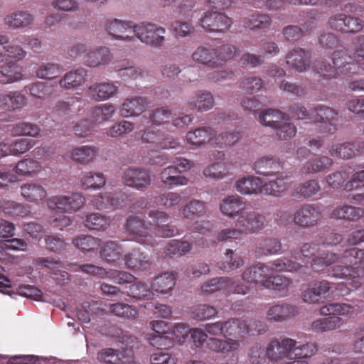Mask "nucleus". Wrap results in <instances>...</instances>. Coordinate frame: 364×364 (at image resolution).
Returning <instances> with one entry per match:
<instances>
[{"mask_svg": "<svg viewBox=\"0 0 364 364\" xmlns=\"http://www.w3.org/2000/svg\"><path fill=\"white\" fill-rule=\"evenodd\" d=\"M14 171L19 176L33 177L42 171V165L35 159L31 158L24 159L16 164Z\"/></svg>", "mask_w": 364, "mask_h": 364, "instance_id": "36", "label": "nucleus"}, {"mask_svg": "<svg viewBox=\"0 0 364 364\" xmlns=\"http://www.w3.org/2000/svg\"><path fill=\"white\" fill-rule=\"evenodd\" d=\"M232 20L225 14L209 11L204 13L200 24L209 32L224 33L232 26Z\"/></svg>", "mask_w": 364, "mask_h": 364, "instance_id": "11", "label": "nucleus"}, {"mask_svg": "<svg viewBox=\"0 0 364 364\" xmlns=\"http://www.w3.org/2000/svg\"><path fill=\"white\" fill-rule=\"evenodd\" d=\"M278 166L277 161L270 156H262L254 164V169L259 174L273 176L274 169Z\"/></svg>", "mask_w": 364, "mask_h": 364, "instance_id": "52", "label": "nucleus"}, {"mask_svg": "<svg viewBox=\"0 0 364 364\" xmlns=\"http://www.w3.org/2000/svg\"><path fill=\"white\" fill-rule=\"evenodd\" d=\"M336 262L330 272L331 277L351 281L352 288L360 285L359 278L364 275V250L352 247L346 250L341 255L329 252L314 258L312 265L315 267H327Z\"/></svg>", "mask_w": 364, "mask_h": 364, "instance_id": "1", "label": "nucleus"}, {"mask_svg": "<svg viewBox=\"0 0 364 364\" xmlns=\"http://www.w3.org/2000/svg\"><path fill=\"white\" fill-rule=\"evenodd\" d=\"M34 144V141L31 139H18L9 144L8 149L10 154L19 156L29 151Z\"/></svg>", "mask_w": 364, "mask_h": 364, "instance_id": "60", "label": "nucleus"}, {"mask_svg": "<svg viewBox=\"0 0 364 364\" xmlns=\"http://www.w3.org/2000/svg\"><path fill=\"white\" fill-rule=\"evenodd\" d=\"M364 154V141L362 143H343L332 144L328 149V154L333 157L350 159L355 154Z\"/></svg>", "mask_w": 364, "mask_h": 364, "instance_id": "20", "label": "nucleus"}, {"mask_svg": "<svg viewBox=\"0 0 364 364\" xmlns=\"http://www.w3.org/2000/svg\"><path fill=\"white\" fill-rule=\"evenodd\" d=\"M205 211L204 203L199 200H191L180 210L181 215L184 218H191L195 215H202Z\"/></svg>", "mask_w": 364, "mask_h": 364, "instance_id": "61", "label": "nucleus"}, {"mask_svg": "<svg viewBox=\"0 0 364 364\" xmlns=\"http://www.w3.org/2000/svg\"><path fill=\"white\" fill-rule=\"evenodd\" d=\"M281 250V244L275 238H267L259 243L257 252L262 256L277 254Z\"/></svg>", "mask_w": 364, "mask_h": 364, "instance_id": "57", "label": "nucleus"}, {"mask_svg": "<svg viewBox=\"0 0 364 364\" xmlns=\"http://www.w3.org/2000/svg\"><path fill=\"white\" fill-rule=\"evenodd\" d=\"M176 284V277L173 273L165 272L156 277L151 283L152 289L161 294H169Z\"/></svg>", "mask_w": 364, "mask_h": 364, "instance_id": "37", "label": "nucleus"}, {"mask_svg": "<svg viewBox=\"0 0 364 364\" xmlns=\"http://www.w3.org/2000/svg\"><path fill=\"white\" fill-rule=\"evenodd\" d=\"M291 284L292 282L289 278L282 275L272 276L271 274L267 277L264 287L282 296L287 294Z\"/></svg>", "mask_w": 364, "mask_h": 364, "instance_id": "35", "label": "nucleus"}, {"mask_svg": "<svg viewBox=\"0 0 364 364\" xmlns=\"http://www.w3.org/2000/svg\"><path fill=\"white\" fill-rule=\"evenodd\" d=\"M355 55L358 58L357 63L346 51L338 50L333 54V67L322 63L318 68V73L328 77H334L343 73H357L363 70L358 63L364 65V35L358 36L354 41Z\"/></svg>", "mask_w": 364, "mask_h": 364, "instance_id": "3", "label": "nucleus"}, {"mask_svg": "<svg viewBox=\"0 0 364 364\" xmlns=\"http://www.w3.org/2000/svg\"><path fill=\"white\" fill-rule=\"evenodd\" d=\"M214 55V48L200 46L193 53L192 59L198 63L215 68Z\"/></svg>", "mask_w": 364, "mask_h": 364, "instance_id": "46", "label": "nucleus"}, {"mask_svg": "<svg viewBox=\"0 0 364 364\" xmlns=\"http://www.w3.org/2000/svg\"><path fill=\"white\" fill-rule=\"evenodd\" d=\"M112 59L113 56L109 48L98 47L87 53L85 63L90 68H98L109 64Z\"/></svg>", "mask_w": 364, "mask_h": 364, "instance_id": "22", "label": "nucleus"}, {"mask_svg": "<svg viewBox=\"0 0 364 364\" xmlns=\"http://www.w3.org/2000/svg\"><path fill=\"white\" fill-rule=\"evenodd\" d=\"M98 154V149L93 146H81L69 150L70 159L76 163L87 164L93 161Z\"/></svg>", "mask_w": 364, "mask_h": 364, "instance_id": "27", "label": "nucleus"}, {"mask_svg": "<svg viewBox=\"0 0 364 364\" xmlns=\"http://www.w3.org/2000/svg\"><path fill=\"white\" fill-rule=\"evenodd\" d=\"M119 87V82L117 81L95 82L87 87L86 95L93 101L102 102L117 95Z\"/></svg>", "mask_w": 364, "mask_h": 364, "instance_id": "8", "label": "nucleus"}, {"mask_svg": "<svg viewBox=\"0 0 364 364\" xmlns=\"http://www.w3.org/2000/svg\"><path fill=\"white\" fill-rule=\"evenodd\" d=\"M235 226L240 230L241 235L255 233L262 229L264 218L257 212L248 210L245 208L237 217Z\"/></svg>", "mask_w": 364, "mask_h": 364, "instance_id": "10", "label": "nucleus"}, {"mask_svg": "<svg viewBox=\"0 0 364 364\" xmlns=\"http://www.w3.org/2000/svg\"><path fill=\"white\" fill-rule=\"evenodd\" d=\"M351 311V306L346 304H328L320 309V314L323 316H345Z\"/></svg>", "mask_w": 364, "mask_h": 364, "instance_id": "58", "label": "nucleus"}, {"mask_svg": "<svg viewBox=\"0 0 364 364\" xmlns=\"http://www.w3.org/2000/svg\"><path fill=\"white\" fill-rule=\"evenodd\" d=\"M223 328L224 337H235L238 340L250 332L247 323L237 319H230L223 322Z\"/></svg>", "mask_w": 364, "mask_h": 364, "instance_id": "32", "label": "nucleus"}, {"mask_svg": "<svg viewBox=\"0 0 364 364\" xmlns=\"http://www.w3.org/2000/svg\"><path fill=\"white\" fill-rule=\"evenodd\" d=\"M316 352V348L313 344H304L301 346L294 345L292 349L293 362L299 364H308L306 361H301V359L306 358L313 355Z\"/></svg>", "mask_w": 364, "mask_h": 364, "instance_id": "59", "label": "nucleus"}, {"mask_svg": "<svg viewBox=\"0 0 364 364\" xmlns=\"http://www.w3.org/2000/svg\"><path fill=\"white\" fill-rule=\"evenodd\" d=\"M331 160L326 156L316 157L304 166V172L306 173L318 172L331 166Z\"/></svg>", "mask_w": 364, "mask_h": 364, "instance_id": "62", "label": "nucleus"}, {"mask_svg": "<svg viewBox=\"0 0 364 364\" xmlns=\"http://www.w3.org/2000/svg\"><path fill=\"white\" fill-rule=\"evenodd\" d=\"M124 260L125 266L129 268L144 269H146L150 264L149 257L135 249L126 254Z\"/></svg>", "mask_w": 364, "mask_h": 364, "instance_id": "39", "label": "nucleus"}, {"mask_svg": "<svg viewBox=\"0 0 364 364\" xmlns=\"http://www.w3.org/2000/svg\"><path fill=\"white\" fill-rule=\"evenodd\" d=\"M0 212L5 215L25 217L31 213V208L28 205L14 200L1 199L0 200Z\"/></svg>", "mask_w": 364, "mask_h": 364, "instance_id": "33", "label": "nucleus"}, {"mask_svg": "<svg viewBox=\"0 0 364 364\" xmlns=\"http://www.w3.org/2000/svg\"><path fill=\"white\" fill-rule=\"evenodd\" d=\"M245 208L246 203L237 195L224 198L219 205L221 213L231 218L239 217Z\"/></svg>", "mask_w": 364, "mask_h": 364, "instance_id": "18", "label": "nucleus"}, {"mask_svg": "<svg viewBox=\"0 0 364 364\" xmlns=\"http://www.w3.org/2000/svg\"><path fill=\"white\" fill-rule=\"evenodd\" d=\"M101 257L109 263H116L120 261L122 252L125 249L123 244H118L114 242H101L100 247Z\"/></svg>", "mask_w": 364, "mask_h": 364, "instance_id": "29", "label": "nucleus"}, {"mask_svg": "<svg viewBox=\"0 0 364 364\" xmlns=\"http://www.w3.org/2000/svg\"><path fill=\"white\" fill-rule=\"evenodd\" d=\"M20 189L21 196L31 203H38L46 197L45 188L36 183H24L21 186Z\"/></svg>", "mask_w": 364, "mask_h": 364, "instance_id": "30", "label": "nucleus"}, {"mask_svg": "<svg viewBox=\"0 0 364 364\" xmlns=\"http://www.w3.org/2000/svg\"><path fill=\"white\" fill-rule=\"evenodd\" d=\"M235 188L237 192L243 195L262 193V181L257 176H244L236 181Z\"/></svg>", "mask_w": 364, "mask_h": 364, "instance_id": "23", "label": "nucleus"}, {"mask_svg": "<svg viewBox=\"0 0 364 364\" xmlns=\"http://www.w3.org/2000/svg\"><path fill=\"white\" fill-rule=\"evenodd\" d=\"M22 78L21 69L15 65H6L0 71V82L1 83H12Z\"/></svg>", "mask_w": 364, "mask_h": 364, "instance_id": "56", "label": "nucleus"}, {"mask_svg": "<svg viewBox=\"0 0 364 364\" xmlns=\"http://www.w3.org/2000/svg\"><path fill=\"white\" fill-rule=\"evenodd\" d=\"M290 186L289 178L287 175L281 173L278 176L267 183H262V193L278 196L284 193Z\"/></svg>", "mask_w": 364, "mask_h": 364, "instance_id": "24", "label": "nucleus"}, {"mask_svg": "<svg viewBox=\"0 0 364 364\" xmlns=\"http://www.w3.org/2000/svg\"><path fill=\"white\" fill-rule=\"evenodd\" d=\"M331 28L342 33H357L364 28V21L345 14H336L328 19Z\"/></svg>", "mask_w": 364, "mask_h": 364, "instance_id": "9", "label": "nucleus"}, {"mask_svg": "<svg viewBox=\"0 0 364 364\" xmlns=\"http://www.w3.org/2000/svg\"><path fill=\"white\" fill-rule=\"evenodd\" d=\"M165 33L164 28L151 23L142 22L136 24L134 28L135 36L141 43L154 48H159L163 46Z\"/></svg>", "mask_w": 364, "mask_h": 364, "instance_id": "6", "label": "nucleus"}, {"mask_svg": "<svg viewBox=\"0 0 364 364\" xmlns=\"http://www.w3.org/2000/svg\"><path fill=\"white\" fill-rule=\"evenodd\" d=\"M320 218V208L311 204L302 205L294 214L295 224L304 228L316 225Z\"/></svg>", "mask_w": 364, "mask_h": 364, "instance_id": "15", "label": "nucleus"}, {"mask_svg": "<svg viewBox=\"0 0 364 364\" xmlns=\"http://www.w3.org/2000/svg\"><path fill=\"white\" fill-rule=\"evenodd\" d=\"M148 218L147 223L137 216L127 219L126 230L138 242L153 245L152 235L162 237L173 235V230L166 225L168 220V215L166 213L152 210L149 212Z\"/></svg>", "mask_w": 364, "mask_h": 364, "instance_id": "2", "label": "nucleus"}, {"mask_svg": "<svg viewBox=\"0 0 364 364\" xmlns=\"http://www.w3.org/2000/svg\"><path fill=\"white\" fill-rule=\"evenodd\" d=\"M147 105L148 102L144 97L127 98L122 105L120 113L124 117L139 115L146 109Z\"/></svg>", "mask_w": 364, "mask_h": 364, "instance_id": "26", "label": "nucleus"}, {"mask_svg": "<svg viewBox=\"0 0 364 364\" xmlns=\"http://www.w3.org/2000/svg\"><path fill=\"white\" fill-rule=\"evenodd\" d=\"M240 139V134L237 132H225L213 136V144L219 148H225L236 144Z\"/></svg>", "mask_w": 364, "mask_h": 364, "instance_id": "55", "label": "nucleus"}, {"mask_svg": "<svg viewBox=\"0 0 364 364\" xmlns=\"http://www.w3.org/2000/svg\"><path fill=\"white\" fill-rule=\"evenodd\" d=\"M191 249V244L187 241L173 240L166 247V252L169 255L181 257L189 252Z\"/></svg>", "mask_w": 364, "mask_h": 364, "instance_id": "63", "label": "nucleus"}, {"mask_svg": "<svg viewBox=\"0 0 364 364\" xmlns=\"http://www.w3.org/2000/svg\"><path fill=\"white\" fill-rule=\"evenodd\" d=\"M132 345L129 348H124V351L119 352L113 348H105L97 353V360L106 364H131L133 361V353Z\"/></svg>", "mask_w": 364, "mask_h": 364, "instance_id": "13", "label": "nucleus"}, {"mask_svg": "<svg viewBox=\"0 0 364 364\" xmlns=\"http://www.w3.org/2000/svg\"><path fill=\"white\" fill-rule=\"evenodd\" d=\"M104 175L99 172H86L81 178L82 185L86 188L97 189L105 184Z\"/></svg>", "mask_w": 364, "mask_h": 364, "instance_id": "53", "label": "nucleus"}, {"mask_svg": "<svg viewBox=\"0 0 364 364\" xmlns=\"http://www.w3.org/2000/svg\"><path fill=\"white\" fill-rule=\"evenodd\" d=\"M116 107L111 103L95 106L92 112V120L95 124H104L114 114Z\"/></svg>", "mask_w": 364, "mask_h": 364, "instance_id": "41", "label": "nucleus"}, {"mask_svg": "<svg viewBox=\"0 0 364 364\" xmlns=\"http://www.w3.org/2000/svg\"><path fill=\"white\" fill-rule=\"evenodd\" d=\"M87 70L79 68L67 72L58 81L59 86L65 90H73L82 86L87 81Z\"/></svg>", "mask_w": 364, "mask_h": 364, "instance_id": "21", "label": "nucleus"}, {"mask_svg": "<svg viewBox=\"0 0 364 364\" xmlns=\"http://www.w3.org/2000/svg\"><path fill=\"white\" fill-rule=\"evenodd\" d=\"M207 347L211 351L219 353L224 358L230 356L232 361L235 362L237 359L235 355L240 348V342L238 339L231 338L222 339L210 337L208 340Z\"/></svg>", "mask_w": 364, "mask_h": 364, "instance_id": "12", "label": "nucleus"}, {"mask_svg": "<svg viewBox=\"0 0 364 364\" xmlns=\"http://www.w3.org/2000/svg\"><path fill=\"white\" fill-rule=\"evenodd\" d=\"M337 112L330 107H317L311 110V119L314 123H321L324 132H333L336 129Z\"/></svg>", "mask_w": 364, "mask_h": 364, "instance_id": "16", "label": "nucleus"}, {"mask_svg": "<svg viewBox=\"0 0 364 364\" xmlns=\"http://www.w3.org/2000/svg\"><path fill=\"white\" fill-rule=\"evenodd\" d=\"M123 181L128 186L143 190L151 185V178L150 173L147 170L131 168L124 171Z\"/></svg>", "mask_w": 364, "mask_h": 364, "instance_id": "14", "label": "nucleus"}, {"mask_svg": "<svg viewBox=\"0 0 364 364\" xmlns=\"http://www.w3.org/2000/svg\"><path fill=\"white\" fill-rule=\"evenodd\" d=\"M27 103L25 96L18 92L0 95V107L9 109L23 108Z\"/></svg>", "mask_w": 364, "mask_h": 364, "instance_id": "42", "label": "nucleus"}, {"mask_svg": "<svg viewBox=\"0 0 364 364\" xmlns=\"http://www.w3.org/2000/svg\"><path fill=\"white\" fill-rule=\"evenodd\" d=\"M284 118V114L281 112L267 109L260 113L259 121L262 125L270 127L276 129Z\"/></svg>", "mask_w": 364, "mask_h": 364, "instance_id": "48", "label": "nucleus"}, {"mask_svg": "<svg viewBox=\"0 0 364 364\" xmlns=\"http://www.w3.org/2000/svg\"><path fill=\"white\" fill-rule=\"evenodd\" d=\"M73 245L82 252H95L100 249L101 240L90 235H80L73 239Z\"/></svg>", "mask_w": 364, "mask_h": 364, "instance_id": "40", "label": "nucleus"}, {"mask_svg": "<svg viewBox=\"0 0 364 364\" xmlns=\"http://www.w3.org/2000/svg\"><path fill=\"white\" fill-rule=\"evenodd\" d=\"M91 203L98 209H109L117 208L119 200L112 193L106 192L94 196Z\"/></svg>", "mask_w": 364, "mask_h": 364, "instance_id": "49", "label": "nucleus"}, {"mask_svg": "<svg viewBox=\"0 0 364 364\" xmlns=\"http://www.w3.org/2000/svg\"><path fill=\"white\" fill-rule=\"evenodd\" d=\"M301 267L299 262L287 258L275 260L271 265L263 263H257L247 267L242 274V279L249 284H256L264 287L267 277L273 271H298Z\"/></svg>", "mask_w": 364, "mask_h": 364, "instance_id": "4", "label": "nucleus"}, {"mask_svg": "<svg viewBox=\"0 0 364 364\" xmlns=\"http://www.w3.org/2000/svg\"><path fill=\"white\" fill-rule=\"evenodd\" d=\"M63 71L61 65L53 63H46L39 66L36 75L41 79H54L59 76Z\"/></svg>", "mask_w": 364, "mask_h": 364, "instance_id": "54", "label": "nucleus"}, {"mask_svg": "<svg viewBox=\"0 0 364 364\" xmlns=\"http://www.w3.org/2000/svg\"><path fill=\"white\" fill-rule=\"evenodd\" d=\"M272 23L271 17L264 14H253L248 16L245 20V26L250 29L267 28Z\"/></svg>", "mask_w": 364, "mask_h": 364, "instance_id": "51", "label": "nucleus"}, {"mask_svg": "<svg viewBox=\"0 0 364 364\" xmlns=\"http://www.w3.org/2000/svg\"><path fill=\"white\" fill-rule=\"evenodd\" d=\"M188 105L192 109L198 112H206L211 109L215 105L213 95L207 91H197L189 99Z\"/></svg>", "mask_w": 364, "mask_h": 364, "instance_id": "25", "label": "nucleus"}, {"mask_svg": "<svg viewBox=\"0 0 364 364\" xmlns=\"http://www.w3.org/2000/svg\"><path fill=\"white\" fill-rule=\"evenodd\" d=\"M297 342L291 338H285L282 340H272L265 348V355L269 361L281 364L292 361V349Z\"/></svg>", "mask_w": 364, "mask_h": 364, "instance_id": "5", "label": "nucleus"}, {"mask_svg": "<svg viewBox=\"0 0 364 364\" xmlns=\"http://www.w3.org/2000/svg\"><path fill=\"white\" fill-rule=\"evenodd\" d=\"M243 259L237 255H235L231 250H227L223 261L218 263V267L225 272L234 270L242 266Z\"/></svg>", "mask_w": 364, "mask_h": 364, "instance_id": "50", "label": "nucleus"}, {"mask_svg": "<svg viewBox=\"0 0 364 364\" xmlns=\"http://www.w3.org/2000/svg\"><path fill=\"white\" fill-rule=\"evenodd\" d=\"M179 173L174 166H168L164 168L160 173V179L162 184L171 189L176 186H185L188 183V180Z\"/></svg>", "mask_w": 364, "mask_h": 364, "instance_id": "28", "label": "nucleus"}, {"mask_svg": "<svg viewBox=\"0 0 364 364\" xmlns=\"http://www.w3.org/2000/svg\"><path fill=\"white\" fill-rule=\"evenodd\" d=\"M364 215V210L352 206H343L334 209L331 217L336 219L356 220Z\"/></svg>", "mask_w": 364, "mask_h": 364, "instance_id": "47", "label": "nucleus"}, {"mask_svg": "<svg viewBox=\"0 0 364 364\" xmlns=\"http://www.w3.org/2000/svg\"><path fill=\"white\" fill-rule=\"evenodd\" d=\"M134 129V124L129 121H122L114 124L107 130V135L110 137H118L130 133Z\"/></svg>", "mask_w": 364, "mask_h": 364, "instance_id": "64", "label": "nucleus"}, {"mask_svg": "<svg viewBox=\"0 0 364 364\" xmlns=\"http://www.w3.org/2000/svg\"><path fill=\"white\" fill-rule=\"evenodd\" d=\"M233 284V279L228 277L213 278L205 282L201 287L204 294H212L218 291L227 290Z\"/></svg>", "mask_w": 364, "mask_h": 364, "instance_id": "38", "label": "nucleus"}, {"mask_svg": "<svg viewBox=\"0 0 364 364\" xmlns=\"http://www.w3.org/2000/svg\"><path fill=\"white\" fill-rule=\"evenodd\" d=\"M214 53L215 68L223 66L238 54L237 48L230 44L223 45L215 49L214 48Z\"/></svg>", "mask_w": 364, "mask_h": 364, "instance_id": "43", "label": "nucleus"}, {"mask_svg": "<svg viewBox=\"0 0 364 364\" xmlns=\"http://www.w3.org/2000/svg\"><path fill=\"white\" fill-rule=\"evenodd\" d=\"M232 165L229 163H215L204 168L205 177L213 179H222L230 173Z\"/></svg>", "mask_w": 364, "mask_h": 364, "instance_id": "44", "label": "nucleus"}, {"mask_svg": "<svg viewBox=\"0 0 364 364\" xmlns=\"http://www.w3.org/2000/svg\"><path fill=\"white\" fill-rule=\"evenodd\" d=\"M135 26L136 24L130 21L110 18L106 20L105 29L114 40L132 42L135 41V37L128 33H134Z\"/></svg>", "mask_w": 364, "mask_h": 364, "instance_id": "7", "label": "nucleus"}, {"mask_svg": "<svg viewBox=\"0 0 364 364\" xmlns=\"http://www.w3.org/2000/svg\"><path fill=\"white\" fill-rule=\"evenodd\" d=\"M14 136H27L33 138L41 136V129L37 124L28 122H19L14 124L11 129Z\"/></svg>", "mask_w": 364, "mask_h": 364, "instance_id": "45", "label": "nucleus"}, {"mask_svg": "<svg viewBox=\"0 0 364 364\" xmlns=\"http://www.w3.org/2000/svg\"><path fill=\"white\" fill-rule=\"evenodd\" d=\"M215 130L208 127H202L188 132L185 136L186 144L200 147L208 142L213 144Z\"/></svg>", "mask_w": 364, "mask_h": 364, "instance_id": "19", "label": "nucleus"}, {"mask_svg": "<svg viewBox=\"0 0 364 364\" xmlns=\"http://www.w3.org/2000/svg\"><path fill=\"white\" fill-rule=\"evenodd\" d=\"M296 312L295 306L287 304H279L268 309L267 317L273 321H283L294 316Z\"/></svg>", "mask_w": 364, "mask_h": 364, "instance_id": "34", "label": "nucleus"}, {"mask_svg": "<svg viewBox=\"0 0 364 364\" xmlns=\"http://www.w3.org/2000/svg\"><path fill=\"white\" fill-rule=\"evenodd\" d=\"M309 53L301 48L294 49L287 55V63L299 72H303L309 66Z\"/></svg>", "mask_w": 364, "mask_h": 364, "instance_id": "31", "label": "nucleus"}, {"mask_svg": "<svg viewBox=\"0 0 364 364\" xmlns=\"http://www.w3.org/2000/svg\"><path fill=\"white\" fill-rule=\"evenodd\" d=\"M3 22L4 26L9 29H23L34 24L35 16L28 11L19 10L6 15Z\"/></svg>", "mask_w": 364, "mask_h": 364, "instance_id": "17", "label": "nucleus"}]
</instances>
